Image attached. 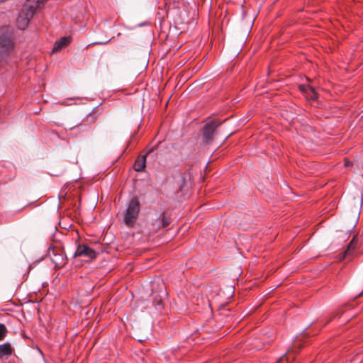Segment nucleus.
Returning a JSON list of instances; mask_svg holds the SVG:
<instances>
[{
	"label": "nucleus",
	"instance_id": "12",
	"mask_svg": "<svg viewBox=\"0 0 363 363\" xmlns=\"http://www.w3.org/2000/svg\"><path fill=\"white\" fill-rule=\"evenodd\" d=\"M7 332L6 328L4 324H0V340H1Z\"/></svg>",
	"mask_w": 363,
	"mask_h": 363
},
{
	"label": "nucleus",
	"instance_id": "1",
	"mask_svg": "<svg viewBox=\"0 0 363 363\" xmlns=\"http://www.w3.org/2000/svg\"><path fill=\"white\" fill-rule=\"evenodd\" d=\"M45 0H27L16 18V25L20 30H25L33 18L35 10L44 4Z\"/></svg>",
	"mask_w": 363,
	"mask_h": 363
},
{
	"label": "nucleus",
	"instance_id": "2",
	"mask_svg": "<svg viewBox=\"0 0 363 363\" xmlns=\"http://www.w3.org/2000/svg\"><path fill=\"white\" fill-rule=\"evenodd\" d=\"M140 211L139 199L136 196L130 199L123 211V223L130 228L135 225Z\"/></svg>",
	"mask_w": 363,
	"mask_h": 363
},
{
	"label": "nucleus",
	"instance_id": "11",
	"mask_svg": "<svg viewBox=\"0 0 363 363\" xmlns=\"http://www.w3.org/2000/svg\"><path fill=\"white\" fill-rule=\"evenodd\" d=\"M300 89L301 91L307 93L309 91V96L313 99H317L318 96L315 89L310 86L301 85Z\"/></svg>",
	"mask_w": 363,
	"mask_h": 363
},
{
	"label": "nucleus",
	"instance_id": "14",
	"mask_svg": "<svg viewBox=\"0 0 363 363\" xmlns=\"http://www.w3.org/2000/svg\"><path fill=\"white\" fill-rule=\"evenodd\" d=\"M110 41V40L106 41V42H95L93 44H97V45H106L107 43H108V42Z\"/></svg>",
	"mask_w": 363,
	"mask_h": 363
},
{
	"label": "nucleus",
	"instance_id": "10",
	"mask_svg": "<svg viewBox=\"0 0 363 363\" xmlns=\"http://www.w3.org/2000/svg\"><path fill=\"white\" fill-rule=\"evenodd\" d=\"M156 222L157 223V225L158 228H165L169 225L170 218L165 215H162L158 218Z\"/></svg>",
	"mask_w": 363,
	"mask_h": 363
},
{
	"label": "nucleus",
	"instance_id": "15",
	"mask_svg": "<svg viewBox=\"0 0 363 363\" xmlns=\"http://www.w3.org/2000/svg\"><path fill=\"white\" fill-rule=\"evenodd\" d=\"M350 165H352V162L349 161V160H345V167H350Z\"/></svg>",
	"mask_w": 363,
	"mask_h": 363
},
{
	"label": "nucleus",
	"instance_id": "7",
	"mask_svg": "<svg viewBox=\"0 0 363 363\" xmlns=\"http://www.w3.org/2000/svg\"><path fill=\"white\" fill-rule=\"evenodd\" d=\"M146 164V155L138 157L134 164V169L136 172H143Z\"/></svg>",
	"mask_w": 363,
	"mask_h": 363
},
{
	"label": "nucleus",
	"instance_id": "8",
	"mask_svg": "<svg viewBox=\"0 0 363 363\" xmlns=\"http://www.w3.org/2000/svg\"><path fill=\"white\" fill-rule=\"evenodd\" d=\"M70 37L65 36L61 38L59 40L55 42L52 52L58 51L62 49L63 48L66 47L70 43Z\"/></svg>",
	"mask_w": 363,
	"mask_h": 363
},
{
	"label": "nucleus",
	"instance_id": "4",
	"mask_svg": "<svg viewBox=\"0 0 363 363\" xmlns=\"http://www.w3.org/2000/svg\"><path fill=\"white\" fill-rule=\"evenodd\" d=\"M13 46V43L10 35L0 36V62L6 59Z\"/></svg>",
	"mask_w": 363,
	"mask_h": 363
},
{
	"label": "nucleus",
	"instance_id": "13",
	"mask_svg": "<svg viewBox=\"0 0 363 363\" xmlns=\"http://www.w3.org/2000/svg\"><path fill=\"white\" fill-rule=\"evenodd\" d=\"M354 239L353 238V239L350 241V242L349 243V245H348L347 249V250H346V252H345V254H346V255L350 254L351 251L354 250Z\"/></svg>",
	"mask_w": 363,
	"mask_h": 363
},
{
	"label": "nucleus",
	"instance_id": "6",
	"mask_svg": "<svg viewBox=\"0 0 363 363\" xmlns=\"http://www.w3.org/2000/svg\"><path fill=\"white\" fill-rule=\"evenodd\" d=\"M74 256H84L89 259H94L96 257V252L87 245H83L77 247Z\"/></svg>",
	"mask_w": 363,
	"mask_h": 363
},
{
	"label": "nucleus",
	"instance_id": "9",
	"mask_svg": "<svg viewBox=\"0 0 363 363\" xmlns=\"http://www.w3.org/2000/svg\"><path fill=\"white\" fill-rule=\"evenodd\" d=\"M12 353V348L11 344L5 342L0 345V358L10 355Z\"/></svg>",
	"mask_w": 363,
	"mask_h": 363
},
{
	"label": "nucleus",
	"instance_id": "3",
	"mask_svg": "<svg viewBox=\"0 0 363 363\" xmlns=\"http://www.w3.org/2000/svg\"><path fill=\"white\" fill-rule=\"evenodd\" d=\"M220 125V123L215 119L206 123L202 128V138L204 143L210 144L213 138L216 130Z\"/></svg>",
	"mask_w": 363,
	"mask_h": 363
},
{
	"label": "nucleus",
	"instance_id": "16",
	"mask_svg": "<svg viewBox=\"0 0 363 363\" xmlns=\"http://www.w3.org/2000/svg\"><path fill=\"white\" fill-rule=\"evenodd\" d=\"M285 359H286V357H285L284 356H283V357H281L280 358V361H281V362H284Z\"/></svg>",
	"mask_w": 363,
	"mask_h": 363
},
{
	"label": "nucleus",
	"instance_id": "5",
	"mask_svg": "<svg viewBox=\"0 0 363 363\" xmlns=\"http://www.w3.org/2000/svg\"><path fill=\"white\" fill-rule=\"evenodd\" d=\"M48 256L55 264V267H62L65 264L64 255L57 252L55 247L48 248Z\"/></svg>",
	"mask_w": 363,
	"mask_h": 363
}]
</instances>
